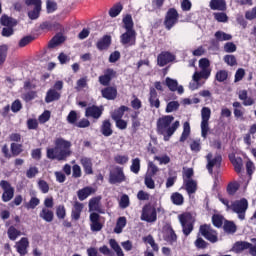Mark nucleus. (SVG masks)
<instances>
[{
	"label": "nucleus",
	"instance_id": "1",
	"mask_svg": "<svg viewBox=\"0 0 256 256\" xmlns=\"http://www.w3.org/2000/svg\"><path fill=\"white\" fill-rule=\"evenodd\" d=\"M173 121H175V117L171 115L163 116L157 121V131L160 135L164 136V141H169V139L173 137L175 131L181 126L179 120H176L174 123Z\"/></svg>",
	"mask_w": 256,
	"mask_h": 256
},
{
	"label": "nucleus",
	"instance_id": "2",
	"mask_svg": "<svg viewBox=\"0 0 256 256\" xmlns=\"http://www.w3.org/2000/svg\"><path fill=\"white\" fill-rule=\"evenodd\" d=\"M71 155V142L58 138L55 141V148L47 149V157L48 159H58V161H63V159H67Z\"/></svg>",
	"mask_w": 256,
	"mask_h": 256
},
{
	"label": "nucleus",
	"instance_id": "3",
	"mask_svg": "<svg viewBox=\"0 0 256 256\" xmlns=\"http://www.w3.org/2000/svg\"><path fill=\"white\" fill-rule=\"evenodd\" d=\"M201 119V135L203 139H207V135L209 133V120L211 119V108H202Z\"/></svg>",
	"mask_w": 256,
	"mask_h": 256
},
{
	"label": "nucleus",
	"instance_id": "4",
	"mask_svg": "<svg viewBox=\"0 0 256 256\" xmlns=\"http://www.w3.org/2000/svg\"><path fill=\"white\" fill-rule=\"evenodd\" d=\"M0 187L3 191L2 193V201L4 203H9L13 197H15V188L11 186V183H9L7 180L0 181Z\"/></svg>",
	"mask_w": 256,
	"mask_h": 256
},
{
	"label": "nucleus",
	"instance_id": "5",
	"mask_svg": "<svg viewBox=\"0 0 256 256\" xmlns=\"http://www.w3.org/2000/svg\"><path fill=\"white\" fill-rule=\"evenodd\" d=\"M179 221L183 227L184 235H190L193 231V216L190 213H185L179 216Z\"/></svg>",
	"mask_w": 256,
	"mask_h": 256
},
{
	"label": "nucleus",
	"instance_id": "6",
	"mask_svg": "<svg viewBox=\"0 0 256 256\" xmlns=\"http://www.w3.org/2000/svg\"><path fill=\"white\" fill-rule=\"evenodd\" d=\"M249 207V204L245 199L236 201L232 204L231 209L234 211V213H237L239 219L243 221L245 219V211H247V208Z\"/></svg>",
	"mask_w": 256,
	"mask_h": 256
},
{
	"label": "nucleus",
	"instance_id": "7",
	"mask_svg": "<svg viewBox=\"0 0 256 256\" xmlns=\"http://www.w3.org/2000/svg\"><path fill=\"white\" fill-rule=\"evenodd\" d=\"M206 160V168L210 175H213V169H219V167H221V161H223V158L221 157V155H217L213 158V154L209 153L206 156Z\"/></svg>",
	"mask_w": 256,
	"mask_h": 256
},
{
	"label": "nucleus",
	"instance_id": "8",
	"mask_svg": "<svg viewBox=\"0 0 256 256\" xmlns=\"http://www.w3.org/2000/svg\"><path fill=\"white\" fill-rule=\"evenodd\" d=\"M109 181L112 185L116 183H123L125 181V173H123V168L115 167L110 171Z\"/></svg>",
	"mask_w": 256,
	"mask_h": 256
},
{
	"label": "nucleus",
	"instance_id": "9",
	"mask_svg": "<svg viewBox=\"0 0 256 256\" xmlns=\"http://www.w3.org/2000/svg\"><path fill=\"white\" fill-rule=\"evenodd\" d=\"M200 233L205 239L210 241V243H217L219 239L217 238V232L211 229L209 225H203L200 227Z\"/></svg>",
	"mask_w": 256,
	"mask_h": 256
},
{
	"label": "nucleus",
	"instance_id": "10",
	"mask_svg": "<svg viewBox=\"0 0 256 256\" xmlns=\"http://www.w3.org/2000/svg\"><path fill=\"white\" fill-rule=\"evenodd\" d=\"M115 77H117V72H115V70L111 68H108L104 71V75L99 76L98 81L100 85H103L104 87H108L112 79H115Z\"/></svg>",
	"mask_w": 256,
	"mask_h": 256
},
{
	"label": "nucleus",
	"instance_id": "11",
	"mask_svg": "<svg viewBox=\"0 0 256 256\" xmlns=\"http://www.w3.org/2000/svg\"><path fill=\"white\" fill-rule=\"evenodd\" d=\"M141 219L142 221L153 223L157 221V211L151 206H145L142 211Z\"/></svg>",
	"mask_w": 256,
	"mask_h": 256
},
{
	"label": "nucleus",
	"instance_id": "12",
	"mask_svg": "<svg viewBox=\"0 0 256 256\" xmlns=\"http://www.w3.org/2000/svg\"><path fill=\"white\" fill-rule=\"evenodd\" d=\"M179 19V14L177 13V10L175 9H170L166 15V19H165V26L166 28L169 30L173 27V25H175V23H177Z\"/></svg>",
	"mask_w": 256,
	"mask_h": 256
},
{
	"label": "nucleus",
	"instance_id": "13",
	"mask_svg": "<svg viewBox=\"0 0 256 256\" xmlns=\"http://www.w3.org/2000/svg\"><path fill=\"white\" fill-rule=\"evenodd\" d=\"M122 45H135L136 34L135 30H126L124 34L120 36Z\"/></svg>",
	"mask_w": 256,
	"mask_h": 256
},
{
	"label": "nucleus",
	"instance_id": "14",
	"mask_svg": "<svg viewBox=\"0 0 256 256\" xmlns=\"http://www.w3.org/2000/svg\"><path fill=\"white\" fill-rule=\"evenodd\" d=\"M172 61H175V55H173L171 52H162L157 57L159 67H165L167 63H171Z\"/></svg>",
	"mask_w": 256,
	"mask_h": 256
},
{
	"label": "nucleus",
	"instance_id": "15",
	"mask_svg": "<svg viewBox=\"0 0 256 256\" xmlns=\"http://www.w3.org/2000/svg\"><path fill=\"white\" fill-rule=\"evenodd\" d=\"M99 214L91 213L90 214V228L91 231H101L103 229V224L99 222Z\"/></svg>",
	"mask_w": 256,
	"mask_h": 256
},
{
	"label": "nucleus",
	"instance_id": "16",
	"mask_svg": "<svg viewBox=\"0 0 256 256\" xmlns=\"http://www.w3.org/2000/svg\"><path fill=\"white\" fill-rule=\"evenodd\" d=\"M101 93H102V97H104V99H108V101H113L117 99V88L113 86H109L102 89Z\"/></svg>",
	"mask_w": 256,
	"mask_h": 256
},
{
	"label": "nucleus",
	"instance_id": "17",
	"mask_svg": "<svg viewBox=\"0 0 256 256\" xmlns=\"http://www.w3.org/2000/svg\"><path fill=\"white\" fill-rule=\"evenodd\" d=\"M17 252L20 255H27V248L29 247V239L27 238H21L20 241H18L15 245Z\"/></svg>",
	"mask_w": 256,
	"mask_h": 256
},
{
	"label": "nucleus",
	"instance_id": "18",
	"mask_svg": "<svg viewBox=\"0 0 256 256\" xmlns=\"http://www.w3.org/2000/svg\"><path fill=\"white\" fill-rule=\"evenodd\" d=\"M83 203L80 202H74L71 217L74 219V221H79L81 218V213L83 212Z\"/></svg>",
	"mask_w": 256,
	"mask_h": 256
},
{
	"label": "nucleus",
	"instance_id": "19",
	"mask_svg": "<svg viewBox=\"0 0 256 256\" xmlns=\"http://www.w3.org/2000/svg\"><path fill=\"white\" fill-rule=\"evenodd\" d=\"M211 75V68H201V71H196L192 79L193 81H201V79H209V76Z\"/></svg>",
	"mask_w": 256,
	"mask_h": 256
},
{
	"label": "nucleus",
	"instance_id": "20",
	"mask_svg": "<svg viewBox=\"0 0 256 256\" xmlns=\"http://www.w3.org/2000/svg\"><path fill=\"white\" fill-rule=\"evenodd\" d=\"M103 114V111L97 107V106H90L86 108L85 115L87 117H93V119H99L101 115Z\"/></svg>",
	"mask_w": 256,
	"mask_h": 256
},
{
	"label": "nucleus",
	"instance_id": "21",
	"mask_svg": "<svg viewBox=\"0 0 256 256\" xmlns=\"http://www.w3.org/2000/svg\"><path fill=\"white\" fill-rule=\"evenodd\" d=\"M40 219H43V221H46V223H51L55 217V214L52 210H49V208H42V210L39 213Z\"/></svg>",
	"mask_w": 256,
	"mask_h": 256
},
{
	"label": "nucleus",
	"instance_id": "22",
	"mask_svg": "<svg viewBox=\"0 0 256 256\" xmlns=\"http://www.w3.org/2000/svg\"><path fill=\"white\" fill-rule=\"evenodd\" d=\"M89 211H97L98 213H103L101 210V196L92 198L89 201Z\"/></svg>",
	"mask_w": 256,
	"mask_h": 256
},
{
	"label": "nucleus",
	"instance_id": "23",
	"mask_svg": "<svg viewBox=\"0 0 256 256\" xmlns=\"http://www.w3.org/2000/svg\"><path fill=\"white\" fill-rule=\"evenodd\" d=\"M210 9L213 11H225L227 9V4L223 0H212L210 2Z\"/></svg>",
	"mask_w": 256,
	"mask_h": 256
},
{
	"label": "nucleus",
	"instance_id": "24",
	"mask_svg": "<svg viewBox=\"0 0 256 256\" xmlns=\"http://www.w3.org/2000/svg\"><path fill=\"white\" fill-rule=\"evenodd\" d=\"M93 193H95V189L92 187H85L77 192L78 199L80 201H85V199H87L89 195H93Z\"/></svg>",
	"mask_w": 256,
	"mask_h": 256
},
{
	"label": "nucleus",
	"instance_id": "25",
	"mask_svg": "<svg viewBox=\"0 0 256 256\" xmlns=\"http://www.w3.org/2000/svg\"><path fill=\"white\" fill-rule=\"evenodd\" d=\"M184 187H185L188 195H193V193L197 192V181L186 180V181H184Z\"/></svg>",
	"mask_w": 256,
	"mask_h": 256
},
{
	"label": "nucleus",
	"instance_id": "26",
	"mask_svg": "<svg viewBox=\"0 0 256 256\" xmlns=\"http://www.w3.org/2000/svg\"><path fill=\"white\" fill-rule=\"evenodd\" d=\"M149 102L151 107H155L156 109H159L161 106V102L157 99V90H155V88L150 89Z\"/></svg>",
	"mask_w": 256,
	"mask_h": 256
},
{
	"label": "nucleus",
	"instance_id": "27",
	"mask_svg": "<svg viewBox=\"0 0 256 256\" xmlns=\"http://www.w3.org/2000/svg\"><path fill=\"white\" fill-rule=\"evenodd\" d=\"M111 45V36H104L97 42V49L103 51Z\"/></svg>",
	"mask_w": 256,
	"mask_h": 256
},
{
	"label": "nucleus",
	"instance_id": "28",
	"mask_svg": "<svg viewBox=\"0 0 256 256\" xmlns=\"http://www.w3.org/2000/svg\"><path fill=\"white\" fill-rule=\"evenodd\" d=\"M60 97L61 94H59V92H57L55 89H50L46 94L45 101L46 103H53V101L59 100Z\"/></svg>",
	"mask_w": 256,
	"mask_h": 256
},
{
	"label": "nucleus",
	"instance_id": "29",
	"mask_svg": "<svg viewBox=\"0 0 256 256\" xmlns=\"http://www.w3.org/2000/svg\"><path fill=\"white\" fill-rule=\"evenodd\" d=\"M164 239L168 243H175L177 241V234L171 228H166L164 231Z\"/></svg>",
	"mask_w": 256,
	"mask_h": 256
},
{
	"label": "nucleus",
	"instance_id": "30",
	"mask_svg": "<svg viewBox=\"0 0 256 256\" xmlns=\"http://www.w3.org/2000/svg\"><path fill=\"white\" fill-rule=\"evenodd\" d=\"M101 133L104 137H111L113 135V129H111V122L105 120L101 127Z\"/></svg>",
	"mask_w": 256,
	"mask_h": 256
},
{
	"label": "nucleus",
	"instance_id": "31",
	"mask_svg": "<svg viewBox=\"0 0 256 256\" xmlns=\"http://www.w3.org/2000/svg\"><path fill=\"white\" fill-rule=\"evenodd\" d=\"M250 247H251V243L240 241L235 243L233 247V251H235V253H241L246 249H250Z\"/></svg>",
	"mask_w": 256,
	"mask_h": 256
},
{
	"label": "nucleus",
	"instance_id": "32",
	"mask_svg": "<svg viewBox=\"0 0 256 256\" xmlns=\"http://www.w3.org/2000/svg\"><path fill=\"white\" fill-rule=\"evenodd\" d=\"M65 42V37L61 34H58L53 37V39L49 42L48 47L50 49H53L55 47H58V45H61V43Z\"/></svg>",
	"mask_w": 256,
	"mask_h": 256
},
{
	"label": "nucleus",
	"instance_id": "33",
	"mask_svg": "<svg viewBox=\"0 0 256 256\" xmlns=\"http://www.w3.org/2000/svg\"><path fill=\"white\" fill-rule=\"evenodd\" d=\"M189 135H191V125L189 124V122H185L183 124V132L180 137V142L185 143V141H187V139L189 138Z\"/></svg>",
	"mask_w": 256,
	"mask_h": 256
},
{
	"label": "nucleus",
	"instance_id": "34",
	"mask_svg": "<svg viewBox=\"0 0 256 256\" xmlns=\"http://www.w3.org/2000/svg\"><path fill=\"white\" fill-rule=\"evenodd\" d=\"M230 159H231V163L233 164L236 173H242L243 172V159L241 157L230 158Z\"/></svg>",
	"mask_w": 256,
	"mask_h": 256
},
{
	"label": "nucleus",
	"instance_id": "35",
	"mask_svg": "<svg viewBox=\"0 0 256 256\" xmlns=\"http://www.w3.org/2000/svg\"><path fill=\"white\" fill-rule=\"evenodd\" d=\"M81 164L84 167L85 173H87V175H91V173H93V164L91 163V159L82 158Z\"/></svg>",
	"mask_w": 256,
	"mask_h": 256
},
{
	"label": "nucleus",
	"instance_id": "36",
	"mask_svg": "<svg viewBox=\"0 0 256 256\" xmlns=\"http://www.w3.org/2000/svg\"><path fill=\"white\" fill-rule=\"evenodd\" d=\"M109 245L115 251L117 256H125V253H123V249H121V246H119V243H117L115 239H110Z\"/></svg>",
	"mask_w": 256,
	"mask_h": 256
},
{
	"label": "nucleus",
	"instance_id": "37",
	"mask_svg": "<svg viewBox=\"0 0 256 256\" xmlns=\"http://www.w3.org/2000/svg\"><path fill=\"white\" fill-rule=\"evenodd\" d=\"M0 23L1 25H3L4 27H15V25H17V22H15L13 20V18H10L7 15H3L0 19Z\"/></svg>",
	"mask_w": 256,
	"mask_h": 256
},
{
	"label": "nucleus",
	"instance_id": "38",
	"mask_svg": "<svg viewBox=\"0 0 256 256\" xmlns=\"http://www.w3.org/2000/svg\"><path fill=\"white\" fill-rule=\"evenodd\" d=\"M125 225H127V219L125 217H120L117 221L116 227L114 228V233H123Z\"/></svg>",
	"mask_w": 256,
	"mask_h": 256
},
{
	"label": "nucleus",
	"instance_id": "39",
	"mask_svg": "<svg viewBox=\"0 0 256 256\" xmlns=\"http://www.w3.org/2000/svg\"><path fill=\"white\" fill-rule=\"evenodd\" d=\"M125 111H129V108L126 106H121L120 108H118L112 113V119L114 120L122 119L123 115H125Z\"/></svg>",
	"mask_w": 256,
	"mask_h": 256
},
{
	"label": "nucleus",
	"instance_id": "40",
	"mask_svg": "<svg viewBox=\"0 0 256 256\" xmlns=\"http://www.w3.org/2000/svg\"><path fill=\"white\" fill-rule=\"evenodd\" d=\"M215 38L217 41L221 42V41H231V39H233V36L231 34H227L223 31H217L215 33Z\"/></svg>",
	"mask_w": 256,
	"mask_h": 256
},
{
	"label": "nucleus",
	"instance_id": "41",
	"mask_svg": "<svg viewBox=\"0 0 256 256\" xmlns=\"http://www.w3.org/2000/svg\"><path fill=\"white\" fill-rule=\"evenodd\" d=\"M171 201L174 205H183L184 203L183 195L179 192H174L171 195Z\"/></svg>",
	"mask_w": 256,
	"mask_h": 256
},
{
	"label": "nucleus",
	"instance_id": "42",
	"mask_svg": "<svg viewBox=\"0 0 256 256\" xmlns=\"http://www.w3.org/2000/svg\"><path fill=\"white\" fill-rule=\"evenodd\" d=\"M21 235V231L17 230L14 226H10L8 229V237L11 241H15Z\"/></svg>",
	"mask_w": 256,
	"mask_h": 256
},
{
	"label": "nucleus",
	"instance_id": "43",
	"mask_svg": "<svg viewBox=\"0 0 256 256\" xmlns=\"http://www.w3.org/2000/svg\"><path fill=\"white\" fill-rule=\"evenodd\" d=\"M41 14V6L34 7L33 10L28 11V17L32 21L35 19H39V15Z\"/></svg>",
	"mask_w": 256,
	"mask_h": 256
},
{
	"label": "nucleus",
	"instance_id": "44",
	"mask_svg": "<svg viewBox=\"0 0 256 256\" xmlns=\"http://www.w3.org/2000/svg\"><path fill=\"white\" fill-rule=\"evenodd\" d=\"M143 241L144 243H148V245L152 247L153 251H159V246L157 245V243H155V239L153 238V236L148 235L143 238Z\"/></svg>",
	"mask_w": 256,
	"mask_h": 256
},
{
	"label": "nucleus",
	"instance_id": "45",
	"mask_svg": "<svg viewBox=\"0 0 256 256\" xmlns=\"http://www.w3.org/2000/svg\"><path fill=\"white\" fill-rule=\"evenodd\" d=\"M130 170L132 173H139L141 171V160L139 158H135L132 160V165L130 166Z\"/></svg>",
	"mask_w": 256,
	"mask_h": 256
},
{
	"label": "nucleus",
	"instance_id": "46",
	"mask_svg": "<svg viewBox=\"0 0 256 256\" xmlns=\"http://www.w3.org/2000/svg\"><path fill=\"white\" fill-rule=\"evenodd\" d=\"M121 11H123V5L121 4H116L114 5L110 11H109V15L110 17H117V15H119V13H121Z\"/></svg>",
	"mask_w": 256,
	"mask_h": 256
},
{
	"label": "nucleus",
	"instance_id": "47",
	"mask_svg": "<svg viewBox=\"0 0 256 256\" xmlns=\"http://www.w3.org/2000/svg\"><path fill=\"white\" fill-rule=\"evenodd\" d=\"M123 23L126 31H133V18L131 17V15H127L123 19Z\"/></svg>",
	"mask_w": 256,
	"mask_h": 256
},
{
	"label": "nucleus",
	"instance_id": "48",
	"mask_svg": "<svg viewBox=\"0 0 256 256\" xmlns=\"http://www.w3.org/2000/svg\"><path fill=\"white\" fill-rule=\"evenodd\" d=\"M114 161L118 163V165H125V163L129 162V156L118 154L114 156Z\"/></svg>",
	"mask_w": 256,
	"mask_h": 256
},
{
	"label": "nucleus",
	"instance_id": "49",
	"mask_svg": "<svg viewBox=\"0 0 256 256\" xmlns=\"http://www.w3.org/2000/svg\"><path fill=\"white\" fill-rule=\"evenodd\" d=\"M214 18L216 19V21H218V23H227V21L229 20V17H227V14L223 12L214 13Z\"/></svg>",
	"mask_w": 256,
	"mask_h": 256
},
{
	"label": "nucleus",
	"instance_id": "50",
	"mask_svg": "<svg viewBox=\"0 0 256 256\" xmlns=\"http://www.w3.org/2000/svg\"><path fill=\"white\" fill-rule=\"evenodd\" d=\"M166 85L170 89V91H177V86H178L177 80L167 77Z\"/></svg>",
	"mask_w": 256,
	"mask_h": 256
},
{
	"label": "nucleus",
	"instance_id": "51",
	"mask_svg": "<svg viewBox=\"0 0 256 256\" xmlns=\"http://www.w3.org/2000/svg\"><path fill=\"white\" fill-rule=\"evenodd\" d=\"M179 103L177 101H171L166 106V113H173V111H177L179 109Z\"/></svg>",
	"mask_w": 256,
	"mask_h": 256
},
{
	"label": "nucleus",
	"instance_id": "52",
	"mask_svg": "<svg viewBox=\"0 0 256 256\" xmlns=\"http://www.w3.org/2000/svg\"><path fill=\"white\" fill-rule=\"evenodd\" d=\"M144 183L148 189H155V181L153 180V176H151V174H147L145 176Z\"/></svg>",
	"mask_w": 256,
	"mask_h": 256
},
{
	"label": "nucleus",
	"instance_id": "53",
	"mask_svg": "<svg viewBox=\"0 0 256 256\" xmlns=\"http://www.w3.org/2000/svg\"><path fill=\"white\" fill-rule=\"evenodd\" d=\"M224 51L225 53H235V51H237V45L233 42H227L224 45Z\"/></svg>",
	"mask_w": 256,
	"mask_h": 256
},
{
	"label": "nucleus",
	"instance_id": "54",
	"mask_svg": "<svg viewBox=\"0 0 256 256\" xmlns=\"http://www.w3.org/2000/svg\"><path fill=\"white\" fill-rule=\"evenodd\" d=\"M47 13H55L57 11V2L48 0L46 3Z\"/></svg>",
	"mask_w": 256,
	"mask_h": 256
},
{
	"label": "nucleus",
	"instance_id": "55",
	"mask_svg": "<svg viewBox=\"0 0 256 256\" xmlns=\"http://www.w3.org/2000/svg\"><path fill=\"white\" fill-rule=\"evenodd\" d=\"M39 173V168L32 166L26 171V177L28 179H33Z\"/></svg>",
	"mask_w": 256,
	"mask_h": 256
},
{
	"label": "nucleus",
	"instance_id": "56",
	"mask_svg": "<svg viewBox=\"0 0 256 256\" xmlns=\"http://www.w3.org/2000/svg\"><path fill=\"white\" fill-rule=\"evenodd\" d=\"M41 201L37 197H32L30 201L26 204V209H35Z\"/></svg>",
	"mask_w": 256,
	"mask_h": 256
},
{
	"label": "nucleus",
	"instance_id": "57",
	"mask_svg": "<svg viewBox=\"0 0 256 256\" xmlns=\"http://www.w3.org/2000/svg\"><path fill=\"white\" fill-rule=\"evenodd\" d=\"M224 231H226V233H235L237 231V227L233 222H226L224 224Z\"/></svg>",
	"mask_w": 256,
	"mask_h": 256
},
{
	"label": "nucleus",
	"instance_id": "58",
	"mask_svg": "<svg viewBox=\"0 0 256 256\" xmlns=\"http://www.w3.org/2000/svg\"><path fill=\"white\" fill-rule=\"evenodd\" d=\"M224 61L227 63V65H230V67L237 65V58H235L234 55L224 56Z\"/></svg>",
	"mask_w": 256,
	"mask_h": 256
},
{
	"label": "nucleus",
	"instance_id": "59",
	"mask_svg": "<svg viewBox=\"0 0 256 256\" xmlns=\"http://www.w3.org/2000/svg\"><path fill=\"white\" fill-rule=\"evenodd\" d=\"M5 59H7V46L2 45L0 46V65L5 63Z\"/></svg>",
	"mask_w": 256,
	"mask_h": 256
},
{
	"label": "nucleus",
	"instance_id": "60",
	"mask_svg": "<svg viewBox=\"0 0 256 256\" xmlns=\"http://www.w3.org/2000/svg\"><path fill=\"white\" fill-rule=\"evenodd\" d=\"M49 119H51V112H49L48 110L44 111L43 114H41L38 118L39 123H47V121H49Z\"/></svg>",
	"mask_w": 256,
	"mask_h": 256
},
{
	"label": "nucleus",
	"instance_id": "61",
	"mask_svg": "<svg viewBox=\"0 0 256 256\" xmlns=\"http://www.w3.org/2000/svg\"><path fill=\"white\" fill-rule=\"evenodd\" d=\"M193 168H188L183 171V180L184 181H192L193 179Z\"/></svg>",
	"mask_w": 256,
	"mask_h": 256
},
{
	"label": "nucleus",
	"instance_id": "62",
	"mask_svg": "<svg viewBox=\"0 0 256 256\" xmlns=\"http://www.w3.org/2000/svg\"><path fill=\"white\" fill-rule=\"evenodd\" d=\"M227 71L222 70L216 73V79L219 81V83H223V81H227Z\"/></svg>",
	"mask_w": 256,
	"mask_h": 256
},
{
	"label": "nucleus",
	"instance_id": "63",
	"mask_svg": "<svg viewBox=\"0 0 256 256\" xmlns=\"http://www.w3.org/2000/svg\"><path fill=\"white\" fill-rule=\"evenodd\" d=\"M56 215H57L58 219H63L65 217V215H67V213L65 211V206L59 205L56 208Z\"/></svg>",
	"mask_w": 256,
	"mask_h": 256
},
{
	"label": "nucleus",
	"instance_id": "64",
	"mask_svg": "<svg viewBox=\"0 0 256 256\" xmlns=\"http://www.w3.org/2000/svg\"><path fill=\"white\" fill-rule=\"evenodd\" d=\"M246 19L249 21H253V19H256V7H254L252 10H249L245 13Z\"/></svg>",
	"mask_w": 256,
	"mask_h": 256
}]
</instances>
